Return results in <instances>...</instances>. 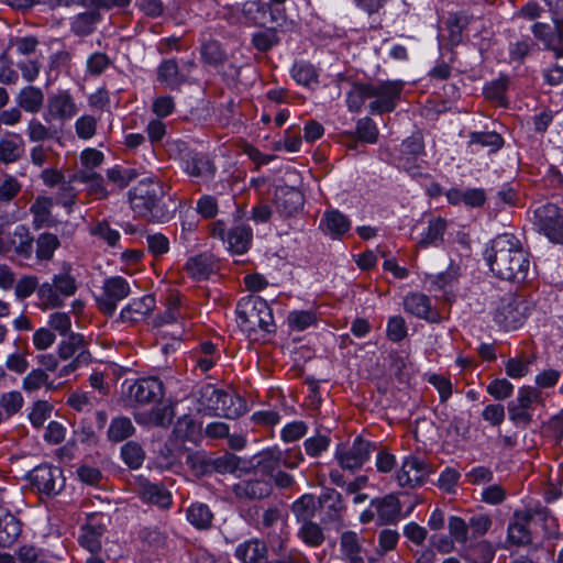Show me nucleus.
I'll list each match as a JSON object with an SVG mask.
<instances>
[{
	"mask_svg": "<svg viewBox=\"0 0 563 563\" xmlns=\"http://www.w3.org/2000/svg\"><path fill=\"white\" fill-rule=\"evenodd\" d=\"M233 493L239 499H263L272 494V485L266 479H244L233 486Z\"/></svg>",
	"mask_w": 563,
	"mask_h": 563,
	"instance_id": "412c9836",
	"label": "nucleus"
},
{
	"mask_svg": "<svg viewBox=\"0 0 563 563\" xmlns=\"http://www.w3.org/2000/svg\"><path fill=\"white\" fill-rule=\"evenodd\" d=\"M252 230L245 225H236L232 228L227 236L228 249L235 254L245 253L252 242Z\"/></svg>",
	"mask_w": 563,
	"mask_h": 563,
	"instance_id": "7c9ffc66",
	"label": "nucleus"
},
{
	"mask_svg": "<svg viewBox=\"0 0 563 563\" xmlns=\"http://www.w3.org/2000/svg\"><path fill=\"white\" fill-rule=\"evenodd\" d=\"M257 528L266 533L267 543L273 553L278 554L285 551L287 542L286 522L279 508H267L263 512Z\"/></svg>",
	"mask_w": 563,
	"mask_h": 563,
	"instance_id": "6e6552de",
	"label": "nucleus"
},
{
	"mask_svg": "<svg viewBox=\"0 0 563 563\" xmlns=\"http://www.w3.org/2000/svg\"><path fill=\"white\" fill-rule=\"evenodd\" d=\"M235 312L238 324L243 331L250 334L257 330L266 333L275 332L273 311L263 298L253 295L241 298Z\"/></svg>",
	"mask_w": 563,
	"mask_h": 563,
	"instance_id": "7ed1b4c3",
	"label": "nucleus"
},
{
	"mask_svg": "<svg viewBox=\"0 0 563 563\" xmlns=\"http://www.w3.org/2000/svg\"><path fill=\"white\" fill-rule=\"evenodd\" d=\"M175 412L172 405L154 406L145 412L135 415L139 424L167 428L174 419Z\"/></svg>",
	"mask_w": 563,
	"mask_h": 563,
	"instance_id": "b1692460",
	"label": "nucleus"
},
{
	"mask_svg": "<svg viewBox=\"0 0 563 563\" xmlns=\"http://www.w3.org/2000/svg\"><path fill=\"white\" fill-rule=\"evenodd\" d=\"M302 192L289 186H280L275 191L274 205L277 212L285 218L295 216L303 207Z\"/></svg>",
	"mask_w": 563,
	"mask_h": 563,
	"instance_id": "4468645a",
	"label": "nucleus"
},
{
	"mask_svg": "<svg viewBox=\"0 0 563 563\" xmlns=\"http://www.w3.org/2000/svg\"><path fill=\"white\" fill-rule=\"evenodd\" d=\"M251 42L258 52H268L279 44L280 38L275 27H267L253 33Z\"/></svg>",
	"mask_w": 563,
	"mask_h": 563,
	"instance_id": "de8ad7c7",
	"label": "nucleus"
},
{
	"mask_svg": "<svg viewBox=\"0 0 563 563\" xmlns=\"http://www.w3.org/2000/svg\"><path fill=\"white\" fill-rule=\"evenodd\" d=\"M43 102V91L34 86L24 87L16 97L19 107L30 113H37L42 109Z\"/></svg>",
	"mask_w": 563,
	"mask_h": 563,
	"instance_id": "2f4dec72",
	"label": "nucleus"
},
{
	"mask_svg": "<svg viewBox=\"0 0 563 563\" xmlns=\"http://www.w3.org/2000/svg\"><path fill=\"white\" fill-rule=\"evenodd\" d=\"M131 294L130 283L122 276H111L103 280L101 291L95 297L98 310L107 317H112L119 302Z\"/></svg>",
	"mask_w": 563,
	"mask_h": 563,
	"instance_id": "423d86ee",
	"label": "nucleus"
},
{
	"mask_svg": "<svg viewBox=\"0 0 563 563\" xmlns=\"http://www.w3.org/2000/svg\"><path fill=\"white\" fill-rule=\"evenodd\" d=\"M534 355L519 354L510 357L505 363L506 374L518 379L526 376L530 372V365L534 362Z\"/></svg>",
	"mask_w": 563,
	"mask_h": 563,
	"instance_id": "37998d69",
	"label": "nucleus"
},
{
	"mask_svg": "<svg viewBox=\"0 0 563 563\" xmlns=\"http://www.w3.org/2000/svg\"><path fill=\"white\" fill-rule=\"evenodd\" d=\"M71 263L63 262L58 273L54 274L49 282L40 285L37 298L43 310L62 308L66 298L76 295L79 283L75 276Z\"/></svg>",
	"mask_w": 563,
	"mask_h": 563,
	"instance_id": "f03ea898",
	"label": "nucleus"
},
{
	"mask_svg": "<svg viewBox=\"0 0 563 563\" xmlns=\"http://www.w3.org/2000/svg\"><path fill=\"white\" fill-rule=\"evenodd\" d=\"M21 525L11 514H5L0 519V547H10L20 536Z\"/></svg>",
	"mask_w": 563,
	"mask_h": 563,
	"instance_id": "4c0bfd02",
	"label": "nucleus"
},
{
	"mask_svg": "<svg viewBox=\"0 0 563 563\" xmlns=\"http://www.w3.org/2000/svg\"><path fill=\"white\" fill-rule=\"evenodd\" d=\"M317 504L314 497L306 494L291 505V511L299 522L311 520L314 517Z\"/></svg>",
	"mask_w": 563,
	"mask_h": 563,
	"instance_id": "a18cd8bd",
	"label": "nucleus"
},
{
	"mask_svg": "<svg viewBox=\"0 0 563 563\" xmlns=\"http://www.w3.org/2000/svg\"><path fill=\"white\" fill-rule=\"evenodd\" d=\"M235 556L242 563H268L267 545L258 539L247 540L236 547Z\"/></svg>",
	"mask_w": 563,
	"mask_h": 563,
	"instance_id": "393cba45",
	"label": "nucleus"
},
{
	"mask_svg": "<svg viewBox=\"0 0 563 563\" xmlns=\"http://www.w3.org/2000/svg\"><path fill=\"white\" fill-rule=\"evenodd\" d=\"M429 473L430 467L423 460L416 455H408L396 473V481L400 487L413 488L422 485Z\"/></svg>",
	"mask_w": 563,
	"mask_h": 563,
	"instance_id": "9b49d317",
	"label": "nucleus"
},
{
	"mask_svg": "<svg viewBox=\"0 0 563 563\" xmlns=\"http://www.w3.org/2000/svg\"><path fill=\"white\" fill-rule=\"evenodd\" d=\"M424 154V144L420 134H413L400 144L399 165L412 176L418 175L419 165L415 164Z\"/></svg>",
	"mask_w": 563,
	"mask_h": 563,
	"instance_id": "2eb2a0df",
	"label": "nucleus"
},
{
	"mask_svg": "<svg viewBox=\"0 0 563 563\" xmlns=\"http://www.w3.org/2000/svg\"><path fill=\"white\" fill-rule=\"evenodd\" d=\"M185 271L194 279H206L213 272L212 262L210 256L199 254L190 257L185 264Z\"/></svg>",
	"mask_w": 563,
	"mask_h": 563,
	"instance_id": "c9c22d12",
	"label": "nucleus"
},
{
	"mask_svg": "<svg viewBox=\"0 0 563 563\" xmlns=\"http://www.w3.org/2000/svg\"><path fill=\"white\" fill-rule=\"evenodd\" d=\"M128 394L134 402L147 405L163 398L164 385L157 377H143L130 385Z\"/></svg>",
	"mask_w": 563,
	"mask_h": 563,
	"instance_id": "f8f14e48",
	"label": "nucleus"
},
{
	"mask_svg": "<svg viewBox=\"0 0 563 563\" xmlns=\"http://www.w3.org/2000/svg\"><path fill=\"white\" fill-rule=\"evenodd\" d=\"M446 230V221L440 217H432L428 221L427 231L422 233L419 241L421 247L439 246L443 241Z\"/></svg>",
	"mask_w": 563,
	"mask_h": 563,
	"instance_id": "473e14b6",
	"label": "nucleus"
},
{
	"mask_svg": "<svg viewBox=\"0 0 563 563\" xmlns=\"http://www.w3.org/2000/svg\"><path fill=\"white\" fill-rule=\"evenodd\" d=\"M185 172L191 176L208 181L213 178L216 166L205 154H194L185 162Z\"/></svg>",
	"mask_w": 563,
	"mask_h": 563,
	"instance_id": "cd10ccee",
	"label": "nucleus"
},
{
	"mask_svg": "<svg viewBox=\"0 0 563 563\" xmlns=\"http://www.w3.org/2000/svg\"><path fill=\"white\" fill-rule=\"evenodd\" d=\"M367 99H371L369 85L354 84L346 96L349 110L352 112H360Z\"/></svg>",
	"mask_w": 563,
	"mask_h": 563,
	"instance_id": "09e8293b",
	"label": "nucleus"
},
{
	"mask_svg": "<svg viewBox=\"0 0 563 563\" xmlns=\"http://www.w3.org/2000/svg\"><path fill=\"white\" fill-rule=\"evenodd\" d=\"M25 153L23 137L14 132H5L0 137V163L4 165L20 161Z\"/></svg>",
	"mask_w": 563,
	"mask_h": 563,
	"instance_id": "aec40b11",
	"label": "nucleus"
},
{
	"mask_svg": "<svg viewBox=\"0 0 563 563\" xmlns=\"http://www.w3.org/2000/svg\"><path fill=\"white\" fill-rule=\"evenodd\" d=\"M33 242L34 239L26 225L19 224L14 228L11 244L18 255L30 258L33 253Z\"/></svg>",
	"mask_w": 563,
	"mask_h": 563,
	"instance_id": "72a5a7b5",
	"label": "nucleus"
},
{
	"mask_svg": "<svg viewBox=\"0 0 563 563\" xmlns=\"http://www.w3.org/2000/svg\"><path fill=\"white\" fill-rule=\"evenodd\" d=\"M493 274L504 280L523 283L530 272V258L521 242L512 234L497 235L485 252Z\"/></svg>",
	"mask_w": 563,
	"mask_h": 563,
	"instance_id": "f257e3e1",
	"label": "nucleus"
},
{
	"mask_svg": "<svg viewBox=\"0 0 563 563\" xmlns=\"http://www.w3.org/2000/svg\"><path fill=\"white\" fill-rule=\"evenodd\" d=\"M23 404V396L18 390L7 391L0 396V410L7 419L18 413L22 409Z\"/></svg>",
	"mask_w": 563,
	"mask_h": 563,
	"instance_id": "8fccbe9b",
	"label": "nucleus"
},
{
	"mask_svg": "<svg viewBox=\"0 0 563 563\" xmlns=\"http://www.w3.org/2000/svg\"><path fill=\"white\" fill-rule=\"evenodd\" d=\"M320 229L332 239H340L351 229V221L341 211L331 209L323 213Z\"/></svg>",
	"mask_w": 563,
	"mask_h": 563,
	"instance_id": "5701e85b",
	"label": "nucleus"
},
{
	"mask_svg": "<svg viewBox=\"0 0 563 563\" xmlns=\"http://www.w3.org/2000/svg\"><path fill=\"white\" fill-rule=\"evenodd\" d=\"M405 310L417 318L429 322L438 323L442 320L441 314L431 307L430 298L421 292H411L404 299Z\"/></svg>",
	"mask_w": 563,
	"mask_h": 563,
	"instance_id": "dca6fc26",
	"label": "nucleus"
},
{
	"mask_svg": "<svg viewBox=\"0 0 563 563\" xmlns=\"http://www.w3.org/2000/svg\"><path fill=\"white\" fill-rule=\"evenodd\" d=\"M373 449L374 444L357 437L350 448L338 450L335 459L342 468L354 472L360 470L364 463L368 461Z\"/></svg>",
	"mask_w": 563,
	"mask_h": 563,
	"instance_id": "9d476101",
	"label": "nucleus"
},
{
	"mask_svg": "<svg viewBox=\"0 0 563 563\" xmlns=\"http://www.w3.org/2000/svg\"><path fill=\"white\" fill-rule=\"evenodd\" d=\"M49 111L54 117L68 119L76 114L77 108L68 93H59L51 98Z\"/></svg>",
	"mask_w": 563,
	"mask_h": 563,
	"instance_id": "79ce46f5",
	"label": "nucleus"
},
{
	"mask_svg": "<svg viewBox=\"0 0 563 563\" xmlns=\"http://www.w3.org/2000/svg\"><path fill=\"white\" fill-rule=\"evenodd\" d=\"M213 515L205 504H192L187 509L188 521L198 529H206L211 525Z\"/></svg>",
	"mask_w": 563,
	"mask_h": 563,
	"instance_id": "49530a36",
	"label": "nucleus"
},
{
	"mask_svg": "<svg viewBox=\"0 0 563 563\" xmlns=\"http://www.w3.org/2000/svg\"><path fill=\"white\" fill-rule=\"evenodd\" d=\"M155 308V298L151 295L132 299L120 312L122 322L136 323L144 321Z\"/></svg>",
	"mask_w": 563,
	"mask_h": 563,
	"instance_id": "6ab92c4d",
	"label": "nucleus"
},
{
	"mask_svg": "<svg viewBox=\"0 0 563 563\" xmlns=\"http://www.w3.org/2000/svg\"><path fill=\"white\" fill-rule=\"evenodd\" d=\"M104 529L100 525H86L81 528L78 537L79 544L91 553H98L101 550V537Z\"/></svg>",
	"mask_w": 563,
	"mask_h": 563,
	"instance_id": "e433bc0d",
	"label": "nucleus"
},
{
	"mask_svg": "<svg viewBox=\"0 0 563 563\" xmlns=\"http://www.w3.org/2000/svg\"><path fill=\"white\" fill-rule=\"evenodd\" d=\"M60 242L57 235L48 232L41 233L36 239V257L40 261H49Z\"/></svg>",
	"mask_w": 563,
	"mask_h": 563,
	"instance_id": "c03bdc74",
	"label": "nucleus"
},
{
	"mask_svg": "<svg viewBox=\"0 0 563 563\" xmlns=\"http://www.w3.org/2000/svg\"><path fill=\"white\" fill-rule=\"evenodd\" d=\"M368 85L371 90L369 111L373 114L394 111L400 99L404 84L398 80H387Z\"/></svg>",
	"mask_w": 563,
	"mask_h": 563,
	"instance_id": "0eeeda50",
	"label": "nucleus"
},
{
	"mask_svg": "<svg viewBox=\"0 0 563 563\" xmlns=\"http://www.w3.org/2000/svg\"><path fill=\"white\" fill-rule=\"evenodd\" d=\"M448 529L450 537L456 541L457 543L465 544L467 543L468 536V521L466 522L464 519L457 516H451L448 522Z\"/></svg>",
	"mask_w": 563,
	"mask_h": 563,
	"instance_id": "680f3d73",
	"label": "nucleus"
},
{
	"mask_svg": "<svg viewBox=\"0 0 563 563\" xmlns=\"http://www.w3.org/2000/svg\"><path fill=\"white\" fill-rule=\"evenodd\" d=\"M22 184L15 176L4 174L0 178V203L11 202L21 191Z\"/></svg>",
	"mask_w": 563,
	"mask_h": 563,
	"instance_id": "6e6d98bb",
	"label": "nucleus"
},
{
	"mask_svg": "<svg viewBox=\"0 0 563 563\" xmlns=\"http://www.w3.org/2000/svg\"><path fill=\"white\" fill-rule=\"evenodd\" d=\"M230 400V394L224 393L212 385L202 386L199 390L198 401L200 405L199 410L216 416L217 412H225L223 405L225 400Z\"/></svg>",
	"mask_w": 563,
	"mask_h": 563,
	"instance_id": "4be33fe9",
	"label": "nucleus"
},
{
	"mask_svg": "<svg viewBox=\"0 0 563 563\" xmlns=\"http://www.w3.org/2000/svg\"><path fill=\"white\" fill-rule=\"evenodd\" d=\"M380 525H394L401 518V504L394 494L373 499L371 503Z\"/></svg>",
	"mask_w": 563,
	"mask_h": 563,
	"instance_id": "f3484780",
	"label": "nucleus"
},
{
	"mask_svg": "<svg viewBox=\"0 0 563 563\" xmlns=\"http://www.w3.org/2000/svg\"><path fill=\"white\" fill-rule=\"evenodd\" d=\"M90 234L103 240L109 246H115L120 241V233L112 229L107 221H100L90 228Z\"/></svg>",
	"mask_w": 563,
	"mask_h": 563,
	"instance_id": "0e129e2a",
	"label": "nucleus"
},
{
	"mask_svg": "<svg viewBox=\"0 0 563 563\" xmlns=\"http://www.w3.org/2000/svg\"><path fill=\"white\" fill-rule=\"evenodd\" d=\"M340 552L343 563H366L362 556L363 545L354 531H344L340 537Z\"/></svg>",
	"mask_w": 563,
	"mask_h": 563,
	"instance_id": "a878e982",
	"label": "nucleus"
},
{
	"mask_svg": "<svg viewBox=\"0 0 563 563\" xmlns=\"http://www.w3.org/2000/svg\"><path fill=\"white\" fill-rule=\"evenodd\" d=\"M148 252L158 257L169 251V240L163 233H150L146 235Z\"/></svg>",
	"mask_w": 563,
	"mask_h": 563,
	"instance_id": "338daca9",
	"label": "nucleus"
},
{
	"mask_svg": "<svg viewBox=\"0 0 563 563\" xmlns=\"http://www.w3.org/2000/svg\"><path fill=\"white\" fill-rule=\"evenodd\" d=\"M318 505L327 521L340 519L344 510L342 495L333 488H324L319 496Z\"/></svg>",
	"mask_w": 563,
	"mask_h": 563,
	"instance_id": "bb28decb",
	"label": "nucleus"
},
{
	"mask_svg": "<svg viewBox=\"0 0 563 563\" xmlns=\"http://www.w3.org/2000/svg\"><path fill=\"white\" fill-rule=\"evenodd\" d=\"M531 309L532 305L525 296L507 292L496 301L493 318L503 329L517 330L530 316Z\"/></svg>",
	"mask_w": 563,
	"mask_h": 563,
	"instance_id": "20e7f679",
	"label": "nucleus"
},
{
	"mask_svg": "<svg viewBox=\"0 0 563 563\" xmlns=\"http://www.w3.org/2000/svg\"><path fill=\"white\" fill-rule=\"evenodd\" d=\"M536 225L551 242L563 244V209L547 203L534 211Z\"/></svg>",
	"mask_w": 563,
	"mask_h": 563,
	"instance_id": "1a4fd4ad",
	"label": "nucleus"
},
{
	"mask_svg": "<svg viewBox=\"0 0 563 563\" xmlns=\"http://www.w3.org/2000/svg\"><path fill=\"white\" fill-rule=\"evenodd\" d=\"M15 555L19 563H49L45 550L33 544L20 545L15 551Z\"/></svg>",
	"mask_w": 563,
	"mask_h": 563,
	"instance_id": "3c124183",
	"label": "nucleus"
},
{
	"mask_svg": "<svg viewBox=\"0 0 563 563\" xmlns=\"http://www.w3.org/2000/svg\"><path fill=\"white\" fill-rule=\"evenodd\" d=\"M292 79L301 86L310 87L318 84L319 74L313 65L308 62H296L290 70Z\"/></svg>",
	"mask_w": 563,
	"mask_h": 563,
	"instance_id": "a19ab883",
	"label": "nucleus"
},
{
	"mask_svg": "<svg viewBox=\"0 0 563 563\" xmlns=\"http://www.w3.org/2000/svg\"><path fill=\"white\" fill-rule=\"evenodd\" d=\"M42 386L53 388V383H48V375L41 368L33 369L23 378L22 387L29 393L38 390Z\"/></svg>",
	"mask_w": 563,
	"mask_h": 563,
	"instance_id": "e2e57ef3",
	"label": "nucleus"
},
{
	"mask_svg": "<svg viewBox=\"0 0 563 563\" xmlns=\"http://www.w3.org/2000/svg\"><path fill=\"white\" fill-rule=\"evenodd\" d=\"M355 134L360 141L374 144L378 139V129L371 118H362L356 123Z\"/></svg>",
	"mask_w": 563,
	"mask_h": 563,
	"instance_id": "bf43d9fd",
	"label": "nucleus"
},
{
	"mask_svg": "<svg viewBox=\"0 0 563 563\" xmlns=\"http://www.w3.org/2000/svg\"><path fill=\"white\" fill-rule=\"evenodd\" d=\"M73 180L88 185V192L99 199H106L110 194L103 185V177L95 172L80 170L73 176Z\"/></svg>",
	"mask_w": 563,
	"mask_h": 563,
	"instance_id": "f704fd0d",
	"label": "nucleus"
},
{
	"mask_svg": "<svg viewBox=\"0 0 563 563\" xmlns=\"http://www.w3.org/2000/svg\"><path fill=\"white\" fill-rule=\"evenodd\" d=\"M299 529L300 539L310 547H318L324 540V534L321 527L312 520L301 522Z\"/></svg>",
	"mask_w": 563,
	"mask_h": 563,
	"instance_id": "5fc2aeb1",
	"label": "nucleus"
},
{
	"mask_svg": "<svg viewBox=\"0 0 563 563\" xmlns=\"http://www.w3.org/2000/svg\"><path fill=\"white\" fill-rule=\"evenodd\" d=\"M157 79L170 89L179 88L187 81V74L183 73L175 59L164 60L157 69Z\"/></svg>",
	"mask_w": 563,
	"mask_h": 563,
	"instance_id": "c85d7f7f",
	"label": "nucleus"
},
{
	"mask_svg": "<svg viewBox=\"0 0 563 563\" xmlns=\"http://www.w3.org/2000/svg\"><path fill=\"white\" fill-rule=\"evenodd\" d=\"M287 0H268V3L261 2H247L244 4L243 12L247 15L255 24L264 25L266 23L265 15L269 12L271 21L276 22L283 15L278 9Z\"/></svg>",
	"mask_w": 563,
	"mask_h": 563,
	"instance_id": "a211bd4d",
	"label": "nucleus"
},
{
	"mask_svg": "<svg viewBox=\"0 0 563 563\" xmlns=\"http://www.w3.org/2000/svg\"><path fill=\"white\" fill-rule=\"evenodd\" d=\"M136 177L137 173L134 168L115 165L107 170V178L109 183L113 184L119 189L128 187Z\"/></svg>",
	"mask_w": 563,
	"mask_h": 563,
	"instance_id": "603ef678",
	"label": "nucleus"
},
{
	"mask_svg": "<svg viewBox=\"0 0 563 563\" xmlns=\"http://www.w3.org/2000/svg\"><path fill=\"white\" fill-rule=\"evenodd\" d=\"M52 409V406L47 401H36L29 413L32 426L34 428H41L51 416Z\"/></svg>",
	"mask_w": 563,
	"mask_h": 563,
	"instance_id": "774afa93",
	"label": "nucleus"
},
{
	"mask_svg": "<svg viewBox=\"0 0 563 563\" xmlns=\"http://www.w3.org/2000/svg\"><path fill=\"white\" fill-rule=\"evenodd\" d=\"M317 318L313 312L306 310H295L287 317L288 324L291 329L303 331L316 322Z\"/></svg>",
	"mask_w": 563,
	"mask_h": 563,
	"instance_id": "69168bd1",
	"label": "nucleus"
},
{
	"mask_svg": "<svg viewBox=\"0 0 563 563\" xmlns=\"http://www.w3.org/2000/svg\"><path fill=\"white\" fill-rule=\"evenodd\" d=\"M143 500L156 505L161 508H168L172 504L170 494L161 485L145 484L141 488Z\"/></svg>",
	"mask_w": 563,
	"mask_h": 563,
	"instance_id": "58836bf2",
	"label": "nucleus"
},
{
	"mask_svg": "<svg viewBox=\"0 0 563 563\" xmlns=\"http://www.w3.org/2000/svg\"><path fill=\"white\" fill-rule=\"evenodd\" d=\"M31 483L40 493L51 495L58 493L64 486V477L59 467L40 465L30 474Z\"/></svg>",
	"mask_w": 563,
	"mask_h": 563,
	"instance_id": "ddd939ff",
	"label": "nucleus"
},
{
	"mask_svg": "<svg viewBox=\"0 0 563 563\" xmlns=\"http://www.w3.org/2000/svg\"><path fill=\"white\" fill-rule=\"evenodd\" d=\"M135 428L128 417H115L111 420L108 429V439L112 442H121L132 437Z\"/></svg>",
	"mask_w": 563,
	"mask_h": 563,
	"instance_id": "ea45409f",
	"label": "nucleus"
},
{
	"mask_svg": "<svg viewBox=\"0 0 563 563\" xmlns=\"http://www.w3.org/2000/svg\"><path fill=\"white\" fill-rule=\"evenodd\" d=\"M200 53L205 63L216 67L222 65L227 58L220 43L212 40L201 45Z\"/></svg>",
	"mask_w": 563,
	"mask_h": 563,
	"instance_id": "864d4df0",
	"label": "nucleus"
},
{
	"mask_svg": "<svg viewBox=\"0 0 563 563\" xmlns=\"http://www.w3.org/2000/svg\"><path fill=\"white\" fill-rule=\"evenodd\" d=\"M164 196L163 185L153 178L142 179L129 191L131 208L141 217L158 220L159 202Z\"/></svg>",
	"mask_w": 563,
	"mask_h": 563,
	"instance_id": "39448f33",
	"label": "nucleus"
},
{
	"mask_svg": "<svg viewBox=\"0 0 563 563\" xmlns=\"http://www.w3.org/2000/svg\"><path fill=\"white\" fill-rule=\"evenodd\" d=\"M53 199L47 196L38 195L30 207L33 216L32 225L38 230L47 225L52 218Z\"/></svg>",
	"mask_w": 563,
	"mask_h": 563,
	"instance_id": "c756f323",
	"label": "nucleus"
},
{
	"mask_svg": "<svg viewBox=\"0 0 563 563\" xmlns=\"http://www.w3.org/2000/svg\"><path fill=\"white\" fill-rule=\"evenodd\" d=\"M123 461L131 467L137 468L144 461V451L142 446L133 441L126 442L121 449Z\"/></svg>",
	"mask_w": 563,
	"mask_h": 563,
	"instance_id": "052dcab7",
	"label": "nucleus"
},
{
	"mask_svg": "<svg viewBox=\"0 0 563 563\" xmlns=\"http://www.w3.org/2000/svg\"><path fill=\"white\" fill-rule=\"evenodd\" d=\"M514 401L517 406L529 411L533 404H543L542 393L537 387L523 386L518 389Z\"/></svg>",
	"mask_w": 563,
	"mask_h": 563,
	"instance_id": "13d9d810",
	"label": "nucleus"
},
{
	"mask_svg": "<svg viewBox=\"0 0 563 563\" xmlns=\"http://www.w3.org/2000/svg\"><path fill=\"white\" fill-rule=\"evenodd\" d=\"M470 144L488 147L489 151H497L503 145V137L496 132H472Z\"/></svg>",
	"mask_w": 563,
	"mask_h": 563,
	"instance_id": "4d7b16f0",
	"label": "nucleus"
}]
</instances>
